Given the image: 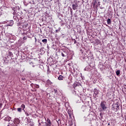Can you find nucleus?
<instances>
[{"label": "nucleus", "instance_id": "obj_16", "mask_svg": "<svg viewBox=\"0 0 126 126\" xmlns=\"http://www.w3.org/2000/svg\"><path fill=\"white\" fill-rule=\"evenodd\" d=\"M18 112H19V113H21L22 112V109L21 108H17Z\"/></svg>", "mask_w": 126, "mask_h": 126}, {"label": "nucleus", "instance_id": "obj_18", "mask_svg": "<svg viewBox=\"0 0 126 126\" xmlns=\"http://www.w3.org/2000/svg\"><path fill=\"white\" fill-rule=\"evenodd\" d=\"M34 87H35V88H39L40 87L38 85H37V84H35V85H34Z\"/></svg>", "mask_w": 126, "mask_h": 126}, {"label": "nucleus", "instance_id": "obj_19", "mask_svg": "<svg viewBox=\"0 0 126 126\" xmlns=\"http://www.w3.org/2000/svg\"><path fill=\"white\" fill-rule=\"evenodd\" d=\"M25 115L27 116V117H28L29 116V113H28V112H25Z\"/></svg>", "mask_w": 126, "mask_h": 126}, {"label": "nucleus", "instance_id": "obj_24", "mask_svg": "<svg viewBox=\"0 0 126 126\" xmlns=\"http://www.w3.org/2000/svg\"><path fill=\"white\" fill-rule=\"evenodd\" d=\"M54 90L55 93H57V92H58V90L57 89H54Z\"/></svg>", "mask_w": 126, "mask_h": 126}, {"label": "nucleus", "instance_id": "obj_27", "mask_svg": "<svg viewBox=\"0 0 126 126\" xmlns=\"http://www.w3.org/2000/svg\"><path fill=\"white\" fill-rule=\"evenodd\" d=\"M32 67H35V65H32Z\"/></svg>", "mask_w": 126, "mask_h": 126}, {"label": "nucleus", "instance_id": "obj_5", "mask_svg": "<svg viewBox=\"0 0 126 126\" xmlns=\"http://www.w3.org/2000/svg\"><path fill=\"white\" fill-rule=\"evenodd\" d=\"M78 7V4H77V3H75L72 4V8L73 10H76V9H77Z\"/></svg>", "mask_w": 126, "mask_h": 126}, {"label": "nucleus", "instance_id": "obj_8", "mask_svg": "<svg viewBox=\"0 0 126 126\" xmlns=\"http://www.w3.org/2000/svg\"><path fill=\"white\" fill-rule=\"evenodd\" d=\"M67 113L69 115V117L71 118V115H72V112L71 111V110L69 109L67 111Z\"/></svg>", "mask_w": 126, "mask_h": 126}, {"label": "nucleus", "instance_id": "obj_21", "mask_svg": "<svg viewBox=\"0 0 126 126\" xmlns=\"http://www.w3.org/2000/svg\"><path fill=\"white\" fill-rule=\"evenodd\" d=\"M23 40H26L27 39V36H24L23 38Z\"/></svg>", "mask_w": 126, "mask_h": 126}, {"label": "nucleus", "instance_id": "obj_14", "mask_svg": "<svg viewBox=\"0 0 126 126\" xmlns=\"http://www.w3.org/2000/svg\"><path fill=\"white\" fill-rule=\"evenodd\" d=\"M21 108L23 109V111H24V109H25V105L24 104H23L21 105Z\"/></svg>", "mask_w": 126, "mask_h": 126}, {"label": "nucleus", "instance_id": "obj_28", "mask_svg": "<svg viewBox=\"0 0 126 126\" xmlns=\"http://www.w3.org/2000/svg\"><path fill=\"white\" fill-rule=\"evenodd\" d=\"M108 126H110V123H108Z\"/></svg>", "mask_w": 126, "mask_h": 126}, {"label": "nucleus", "instance_id": "obj_7", "mask_svg": "<svg viewBox=\"0 0 126 126\" xmlns=\"http://www.w3.org/2000/svg\"><path fill=\"white\" fill-rule=\"evenodd\" d=\"M14 23V22L13 20H11L9 22V24H8V26H12Z\"/></svg>", "mask_w": 126, "mask_h": 126}, {"label": "nucleus", "instance_id": "obj_20", "mask_svg": "<svg viewBox=\"0 0 126 126\" xmlns=\"http://www.w3.org/2000/svg\"><path fill=\"white\" fill-rule=\"evenodd\" d=\"M73 42H74V44H76V40L75 39H72Z\"/></svg>", "mask_w": 126, "mask_h": 126}, {"label": "nucleus", "instance_id": "obj_12", "mask_svg": "<svg viewBox=\"0 0 126 126\" xmlns=\"http://www.w3.org/2000/svg\"><path fill=\"white\" fill-rule=\"evenodd\" d=\"M42 42L44 44H46V43L48 42V40H47V39H42Z\"/></svg>", "mask_w": 126, "mask_h": 126}, {"label": "nucleus", "instance_id": "obj_23", "mask_svg": "<svg viewBox=\"0 0 126 126\" xmlns=\"http://www.w3.org/2000/svg\"><path fill=\"white\" fill-rule=\"evenodd\" d=\"M96 3H97V1L95 0L94 2V5H95Z\"/></svg>", "mask_w": 126, "mask_h": 126}, {"label": "nucleus", "instance_id": "obj_4", "mask_svg": "<svg viewBox=\"0 0 126 126\" xmlns=\"http://www.w3.org/2000/svg\"><path fill=\"white\" fill-rule=\"evenodd\" d=\"M118 108H119V105L117 104H115L112 105V110L113 111H116V110H118Z\"/></svg>", "mask_w": 126, "mask_h": 126}, {"label": "nucleus", "instance_id": "obj_6", "mask_svg": "<svg viewBox=\"0 0 126 126\" xmlns=\"http://www.w3.org/2000/svg\"><path fill=\"white\" fill-rule=\"evenodd\" d=\"M46 84H47V85H52L53 84V82H52L50 79H48L46 81Z\"/></svg>", "mask_w": 126, "mask_h": 126}, {"label": "nucleus", "instance_id": "obj_1", "mask_svg": "<svg viewBox=\"0 0 126 126\" xmlns=\"http://www.w3.org/2000/svg\"><path fill=\"white\" fill-rule=\"evenodd\" d=\"M98 94H99V91L97 89L95 88L94 90L93 96L94 98H97L98 97Z\"/></svg>", "mask_w": 126, "mask_h": 126}, {"label": "nucleus", "instance_id": "obj_15", "mask_svg": "<svg viewBox=\"0 0 126 126\" xmlns=\"http://www.w3.org/2000/svg\"><path fill=\"white\" fill-rule=\"evenodd\" d=\"M65 54H66V53H65V52H63V53H62V57H66V56L65 55Z\"/></svg>", "mask_w": 126, "mask_h": 126}, {"label": "nucleus", "instance_id": "obj_10", "mask_svg": "<svg viewBox=\"0 0 126 126\" xmlns=\"http://www.w3.org/2000/svg\"><path fill=\"white\" fill-rule=\"evenodd\" d=\"M58 79L59 80H63V77L62 75H60L59 77H58Z\"/></svg>", "mask_w": 126, "mask_h": 126}, {"label": "nucleus", "instance_id": "obj_9", "mask_svg": "<svg viewBox=\"0 0 126 126\" xmlns=\"http://www.w3.org/2000/svg\"><path fill=\"white\" fill-rule=\"evenodd\" d=\"M10 120H11V117H10L9 116H6L5 118V120L7 121L8 122H9L10 121Z\"/></svg>", "mask_w": 126, "mask_h": 126}, {"label": "nucleus", "instance_id": "obj_13", "mask_svg": "<svg viewBox=\"0 0 126 126\" xmlns=\"http://www.w3.org/2000/svg\"><path fill=\"white\" fill-rule=\"evenodd\" d=\"M107 24H111L112 23V21H111V19H108L107 20Z\"/></svg>", "mask_w": 126, "mask_h": 126}, {"label": "nucleus", "instance_id": "obj_11", "mask_svg": "<svg viewBox=\"0 0 126 126\" xmlns=\"http://www.w3.org/2000/svg\"><path fill=\"white\" fill-rule=\"evenodd\" d=\"M116 73V75L119 76V75L121 74V70H117Z\"/></svg>", "mask_w": 126, "mask_h": 126}, {"label": "nucleus", "instance_id": "obj_17", "mask_svg": "<svg viewBox=\"0 0 126 126\" xmlns=\"http://www.w3.org/2000/svg\"><path fill=\"white\" fill-rule=\"evenodd\" d=\"M8 56H9V57H12V56H13V54H12V52H8Z\"/></svg>", "mask_w": 126, "mask_h": 126}, {"label": "nucleus", "instance_id": "obj_2", "mask_svg": "<svg viewBox=\"0 0 126 126\" xmlns=\"http://www.w3.org/2000/svg\"><path fill=\"white\" fill-rule=\"evenodd\" d=\"M46 122L45 123L46 126H52V122L49 118L45 119Z\"/></svg>", "mask_w": 126, "mask_h": 126}, {"label": "nucleus", "instance_id": "obj_26", "mask_svg": "<svg viewBox=\"0 0 126 126\" xmlns=\"http://www.w3.org/2000/svg\"><path fill=\"white\" fill-rule=\"evenodd\" d=\"M71 13H72V9H71V10H70Z\"/></svg>", "mask_w": 126, "mask_h": 126}, {"label": "nucleus", "instance_id": "obj_3", "mask_svg": "<svg viewBox=\"0 0 126 126\" xmlns=\"http://www.w3.org/2000/svg\"><path fill=\"white\" fill-rule=\"evenodd\" d=\"M100 106L103 111H105V110L107 109V107H106V105H105V102H104V101L101 102Z\"/></svg>", "mask_w": 126, "mask_h": 126}, {"label": "nucleus", "instance_id": "obj_25", "mask_svg": "<svg viewBox=\"0 0 126 126\" xmlns=\"http://www.w3.org/2000/svg\"><path fill=\"white\" fill-rule=\"evenodd\" d=\"M30 64H34V63H33V62H31L30 63Z\"/></svg>", "mask_w": 126, "mask_h": 126}, {"label": "nucleus", "instance_id": "obj_22", "mask_svg": "<svg viewBox=\"0 0 126 126\" xmlns=\"http://www.w3.org/2000/svg\"><path fill=\"white\" fill-rule=\"evenodd\" d=\"M60 30H56V33H59V31H60Z\"/></svg>", "mask_w": 126, "mask_h": 126}]
</instances>
